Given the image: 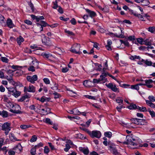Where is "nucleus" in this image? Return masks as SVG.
Wrapping results in <instances>:
<instances>
[{"label": "nucleus", "instance_id": "1", "mask_svg": "<svg viewBox=\"0 0 155 155\" xmlns=\"http://www.w3.org/2000/svg\"><path fill=\"white\" fill-rule=\"evenodd\" d=\"M126 139H127V141L122 142L124 144L128 145V147L134 149L136 148V146H137V144L133 142V141L135 140L134 139L128 136H127Z\"/></svg>", "mask_w": 155, "mask_h": 155}, {"label": "nucleus", "instance_id": "2", "mask_svg": "<svg viewBox=\"0 0 155 155\" xmlns=\"http://www.w3.org/2000/svg\"><path fill=\"white\" fill-rule=\"evenodd\" d=\"M10 104H11L10 105V107L12 108L9 110L11 112L17 114H20L22 113L21 111H20L21 107L19 105L16 104L14 105L11 103H10Z\"/></svg>", "mask_w": 155, "mask_h": 155}, {"label": "nucleus", "instance_id": "3", "mask_svg": "<svg viewBox=\"0 0 155 155\" xmlns=\"http://www.w3.org/2000/svg\"><path fill=\"white\" fill-rule=\"evenodd\" d=\"M109 147L110 150L113 155H124L126 153V152L123 150H118L115 147L111 146H110Z\"/></svg>", "mask_w": 155, "mask_h": 155}, {"label": "nucleus", "instance_id": "4", "mask_svg": "<svg viewBox=\"0 0 155 155\" xmlns=\"http://www.w3.org/2000/svg\"><path fill=\"white\" fill-rule=\"evenodd\" d=\"M81 45L79 44L75 43L71 47L70 51L72 53L80 54L81 52L80 51Z\"/></svg>", "mask_w": 155, "mask_h": 155}, {"label": "nucleus", "instance_id": "5", "mask_svg": "<svg viewBox=\"0 0 155 155\" xmlns=\"http://www.w3.org/2000/svg\"><path fill=\"white\" fill-rule=\"evenodd\" d=\"M2 130L5 131V134L6 135L11 130V124L7 122L5 123L2 125Z\"/></svg>", "mask_w": 155, "mask_h": 155}, {"label": "nucleus", "instance_id": "6", "mask_svg": "<svg viewBox=\"0 0 155 155\" xmlns=\"http://www.w3.org/2000/svg\"><path fill=\"white\" fill-rule=\"evenodd\" d=\"M41 37L43 44L48 47H50L52 45L51 41L48 37L45 36L44 35H41Z\"/></svg>", "mask_w": 155, "mask_h": 155}, {"label": "nucleus", "instance_id": "7", "mask_svg": "<svg viewBox=\"0 0 155 155\" xmlns=\"http://www.w3.org/2000/svg\"><path fill=\"white\" fill-rule=\"evenodd\" d=\"M27 80L32 84L35 83V82L38 80V76L36 75H34L33 76H28L26 77Z\"/></svg>", "mask_w": 155, "mask_h": 155}, {"label": "nucleus", "instance_id": "8", "mask_svg": "<svg viewBox=\"0 0 155 155\" xmlns=\"http://www.w3.org/2000/svg\"><path fill=\"white\" fill-rule=\"evenodd\" d=\"M89 135L91 137H94L98 138H100L101 136V134L100 131L97 130H94L92 132L91 131V134Z\"/></svg>", "mask_w": 155, "mask_h": 155}, {"label": "nucleus", "instance_id": "9", "mask_svg": "<svg viewBox=\"0 0 155 155\" xmlns=\"http://www.w3.org/2000/svg\"><path fill=\"white\" fill-rule=\"evenodd\" d=\"M24 91L34 93L35 91V87L32 85H30L28 87H25L24 88Z\"/></svg>", "mask_w": 155, "mask_h": 155}, {"label": "nucleus", "instance_id": "10", "mask_svg": "<svg viewBox=\"0 0 155 155\" xmlns=\"http://www.w3.org/2000/svg\"><path fill=\"white\" fill-rule=\"evenodd\" d=\"M106 86L109 88L110 89L114 92H116L117 91V88L115 85L113 84L112 83H110L108 84H106Z\"/></svg>", "mask_w": 155, "mask_h": 155}, {"label": "nucleus", "instance_id": "11", "mask_svg": "<svg viewBox=\"0 0 155 155\" xmlns=\"http://www.w3.org/2000/svg\"><path fill=\"white\" fill-rule=\"evenodd\" d=\"M35 32H40L43 31V28L40 25L39 23H36V26L35 29Z\"/></svg>", "mask_w": 155, "mask_h": 155}, {"label": "nucleus", "instance_id": "12", "mask_svg": "<svg viewBox=\"0 0 155 155\" xmlns=\"http://www.w3.org/2000/svg\"><path fill=\"white\" fill-rule=\"evenodd\" d=\"M29 6L27 8V11L28 12H33L34 11V8L33 4L31 2L28 3Z\"/></svg>", "mask_w": 155, "mask_h": 155}, {"label": "nucleus", "instance_id": "13", "mask_svg": "<svg viewBox=\"0 0 155 155\" xmlns=\"http://www.w3.org/2000/svg\"><path fill=\"white\" fill-rule=\"evenodd\" d=\"M31 17L33 20L36 19L38 22H39L41 20L44 19V18L43 16H36L34 15H31Z\"/></svg>", "mask_w": 155, "mask_h": 155}, {"label": "nucleus", "instance_id": "14", "mask_svg": "<svg viewBox=\"0 0 155 155\" xmlns=\"http://www.w3.org/2000/svg\"><path fill=\"white\" fill-rule=\"evenodd\" d=\"M7 26L10 28H12L15 27L12 21L10 19H8L7 21Z\"/></svg>", "mask_w": 155, "mask_h": 155}, {"label": "nucleus", "instance_id": "15", "mask_svg": "<svg viewBox=\"0 0 155 155\" xmlns=\"http://www.w3.org/2000/svg\"><path fill=\"white\" fill-rule=\"evenodd\" d=\"M131 120L133 123L138 125H140L141 119L137 118H133L131 119Z\"/></svg>", "mask_w": 155, "mask_h": 155}, {"label": "nucleus", "instance_id": "16", "mask_svg": "<svg viewBox=\"0 0 155 155\" xmlns=\"http://www.w3.org/2000/svg\"><path fill=\"white\" fill-rule=\"evenodd\" d=\"M79 150L80 151L82 152L85 154H87L89 152V150L88 148H85L84 147H80Z\"/></svg>", "mask_w": 155, "mask_h": 155}, {"label": "nucleus", "instance_id": "17", "mask_svg": "<svg viewBox=\"0 0 155 155\" xmlns=\"http://www.w3.org/2000/svg\"><path fill=\"white\" fill-rule=\"evenodd\" d=\"M85 10L91 18L95 17L96 15V13L94 12L91 11L88 9H85Z\"/></svg>", "mask_w": 155, "mask_h": 155}, {"label": "nucleus", "instance_id": "18", "mask_svg": "<svg viewBox=\"0 0 155 155\" xmlns=\"http://www.w3.org/2000/svg\"><path fill=\"white\" fill-rule=\"evenodd\" d=\"M11 83L15 86H21L22 84L19 82H15L13 80H11Z\"/></svg>", "mask_w": 155, "mask_h": 155}, {"label": "nucleus", "instance_id": "19", "mask_svg": "<svg viewBox=\"0 0 155 155\" xmlns=\"http://www.w3.org/2000/svg\"><path fill=\"white\" fill-rule=\"evenodd\" d=\"M24 41V39L21 36L17 38V41L19 45H20L22 42Z\"/></svg>", "mask_w": 155, "mask_h": 155}, {"label": "nucleus", "instance_id": "20", "mask_svg": "<svg viewBox=\"0 0 155 155\" xmlns=\"http://www.w3.org/2000/svg\"><path fill=\"white\" fill-rule=\"evenodd\" d=\"M129 58L130 60H134L135 59L140 60L141 59V58L139 56L137 55H131L129 57Z\"/></svg>", "mask_w": 155, "mask_h": 155}, {"label": "nucleus", "instance_id": "21", "mask_svg": "<svg viewBox=\"0 0 155 155\" xmlns=\"http://www.w3.org/2000/svg\"><path fill=\"white\" fill-rule=\"evenodd\" d=\"M138 106L135 104H131L130 106H128L127 107L130 110L135 109H137Z\"/></svg>", "mask_w": 155, "mask_h": 155}, {"label": "nucleus", "instance_id": "22", "mask_svg": "<svg viewBox=\"0 0 155 155\" xmlns=\"http://www.w3.org/2000/svg\"><path fill=\"white\" fill-rule=\"evenodd\" d=\"M21 94V92L19 91H17L15 89V91L13 94L12 95L14 96L15 97H17L20 96Z\"/></svg>", "mask_w": 155, "mask_h": 155}, {"label": "nucleus", "instance_id": "23", "mask_svg": "<svg viewBox=\"0 0 155 155\" xmlns=\"http://www.w3.org/2000/svg\"><path fill=\"white\" fill-rule=\"evenodd\" d=\"M137 109L139 110L140 111L142 112H146L147 111L146 107L143 106L142 107H140L138 106Z\"/></svg>", "mask_w": 155, "mask_h": 155}, {"label": "nucleus", "instance_id": "24", "mask_svg": "<svg viewBox=\"0 0 155 155\" xmlns=\"http://www.w3.org/2000/svg\"><path fill=\"white\" fill-rule=\"evenodd\" d=\"M148 30L151 33L155 34V27L152 26L149 27L148 28Z\"/></svg>", "mask_w": 155, "mask_h": 155}, {"label": "nucleus", "instance_id": "25", "mask_svg": "<svg viewBox=\"0 0 155 155\" xmlns=\"http://www.w3.org/2000/svg\"><path fill=\"white\" fill-rule=\"evenodd\" d=\"M39 23H40V25L43 28L47 26H49V25H48L46 22L43 21H40Z\"/></svg>", "mask_w": 155, "mask_h": 155}, {"label": "nucleus", "instance_id": "26", "mask_svg": "<svg viewBox=\"0 0 155 155\" xmlns=\"http://www.w3.org/2000/svg\"><path fill=\"white\" fill-rule=\"evenodd\" d=\"M134 15L135 16L137 17L141 20L142 21H145L144 20L143 16L140 14H134Z\"/></svg>", "mask_w": 155, "mask_h": 155}, {"label": "nucleus", "instance_id": "27", "mask_svg": "<svg viewBox=\"0 0 155 155\" xmlns=\"http://www.w3.org/2000/svg\"><path fill=\"white\" fill-rule=\"evenodd\" d=\"M109 35H114V36H115L116 37L119 38H122L123 37V35H122V34L118 35L117 34H113L112 33H109Z\"/></svg>", "mask_w": 155, "mask_h": 155}, {"label": "nucleus", "instance_id": "28", "mask_svg": "<svg viewBox=\"0 0 155 155\" xmlns=\"http://www.w3.org/2000/svg\"><path fill=\"white\" fill-rule=\"evenodd\" d=\"M32 64L34 65L35 68H38V63L37 62V60L32 61Z\"/></svg>", "mask_w": 155, "mask_h": 155}, {"label": "nucleus", "instance_id": "29", "mask_svg": "<svg viewBox=\"0 0 155 155\" xmlns=\"http://www.w3.org/2000/svg\"><path fill=\"white\" fill-rule=\"evenodd\" d=\"M73 114L75 115H79L81 114L78 109L76 108L74 109V111L73 112Z\"/></svg>", "mask_w": 155, "mask_h": 155}, {"label": "nucleus", "instance_id": "30", "mask_svg": "<svg viewBox=\"0 0 155 155\" xmlns=\"http://www.w3.org/2000/svg\"><path fill=\"white\" fill-rule=\"evenodd\" d=\"M112 134L110 132H107L104 133V135L105 137L110 138L112 136Z\"/></svg>", "mask_w": 155, "mask_h": 155}, {"label": "nucleus", "instance_id": "31", "mask_svg": "<svg viewBox=\"0 0 155 155\" xmlns=\"http://www.w3.org/2000/svg\"><path fill=\"white\" fill-rule=\"evenodd\" d=\"M144 39L142 38H139L137 39V42L141 45L144 44Z\"/></svg>", "mask_w": 155, "mask_h": 155}, {"label": "nucleus", "instance_id": "32", "mask_svg": "<svg viewBox=\"0 0 155 155\" xmlns=\"http://www.w3.org/2000/svg\"><path fill=\"white\" fill-rule=\"evenodd\" d=\"M2 117H7L8 116V114L7 111L3 110L2 112Z\"/></svg>", "mask_w": 155, "mask_h": 155}, {"label": "nucleus", "instance_id": "33", "mask_svg": "<svg viewBox=\"0 0 155 155\" xmlns=\"http://www.w3.org/2000/svg\"><path fill=\"white\" fill-rule=\"evenodd\" d=\"M80 128L81 130L86 132L89 135V134H91V131H90L88 129L85 128L84 127H80Z\"/></svg>", "mask_w": 155, "mask_h": 155}, {"label": "nucleus", "instance_id": "34", "mask_svg": "<svg viewBox=\"0 0 155 155\" xmlns=\"http://www.w3.org/2000/svg\"><path fill=\"white\" fill-rule=\"evenodd\" d=\"M37 139V136L35 135H34L32 136L31 139L30 140V142H35L36 141Z\"/></svg>", "mask_w": 155, "mask_h": 155}, {"label": "nucleus", "instance_id": "35", "mask_svg": "<svg viewBox=\"0 0 155 155\" xmlns=\"http://www.w3.org/2000/svg\"><path fill=\"white\" fill-rule=\"evenodd\" d=\"M30 153L32 155H35L36 153V149L35 147H33L30 150Z\"/></svg>", "mask_w": 155, "mask_h": 155}, {"label": "nucleus", "instance_id": "36", "mask_svg": "<svg viewBox=\"0 0 155 155\" xmlns=\"http://www.w3.org/2000/svg\"><path fill=\"white\" fill-rule=\"evenodd\" d=\"M144 44L146 45H151V42L149 41L148 39L144 40Z\"/></svg>", "mask_w": 155, "mask_h": 155}, {"label": "nucleus", "instance_id": "37", "mask_svg": "<svg viewBox=\"0 0 155 155\" xmlns=\"http://www.w3.org/2000/svg\"><path fill=\"white\" fill-rule=\"evenodd\" d=\"M91 82L87 80H85L83 83V84L86 87H88L90 86V85L89 84L90 83H91Z\"/></svg>", "mask_w": 155, "mask_h": 155}, {"label": "nucleus", "instance_id": "38", "mask_svg": "<svg viewBox=\"0 0 155 155\" xmlns=\"http://www.w3.org/2000/svg\"><path fill=\"white\" fill-rule=\"evenodd\" d=\"M8 91L9 93L8 94H10L11 93H13V94L15 91V89L13 88V87H9L7 88Z\"/></svg>", "mask_w": 155, "mask_h": 155}, {"label": "nucleus", "instance_id": "39", "mask_svg": "<svg viewBox=\"0 0 155 155\" xmlns=\"http://www.w3.org/2000/svg\"><path fill=\"white\" fill-rule=\"evenodd\" d=\"M142 3L143 5L147 6L149 4L150 2L148 0H143Z\"/></svg>", "mask_w": 155, "mask_h": 155}, {"label": "nucleus", "instance_id": "40", "mask_svg": "<svg viewBox=\"0 0 155 155\" xmlns=\"http://www.w3.org/2000/svg\"><path fill=\"white\" fill-rule=\"evenodd\" d=\"M131 88L132 89H134L137 90H138L139 89V87L137 84L135 85H132L131 86Z\"/></svg>", "mask_w": 155, "mask_h": 155}, {"label": "nucleus", "instance_id": "41", "mask_svg": "<svg viewBox=\"0 0 155 155\" xmlns=\"http://www.w3.org/2000/svg\"><path fill=\"white\" fill-rule=\"evenodd\" d=\"M43 146V144L40 142L35 146L34 147L36 149L39 148L40 147H42Z\"/></svg>", "mask_w": 155, "mask_h": 155}, {"label": "nucleus", "instance_id": "42", "mask_svg": "<svg viewBox=\"0 0 155 155\" xmlns=\"http://www.w3.org/2000/svg\"><path fill=\"white\" fill-rule=\"evenodd\" d=\"M65 32L69 35L72 36H74L75 35L74 34L72 31H71L68 30H65Z\"/></svg>", "mask_w": 155, "mask_h": 155}, {"label": "nucleus", "instance_id": "43", "mask_svg": "<svg viewBox=\"0 0 155 155\" xmlns=\"http://www.w3.org/2000/svg\"><path fill=\"white\" fill-rule=\"evenodd\" d=\"M44 122L47 123L49 124H50L52 125V123L51 121V120L49 118H46L45 119V121Z\"/></svg>", "mask_w": 155, "mask_h": 155}, {"label": "nucleus", "instance_id": "44", "mask_svg": "<svg viewBox=\"0 0 155 155\" xmlns=\"http://www.w3.org/2000/svg\"><path fill=\"white\" fill-rule=\"evenodd\" d=\"M30 127V125H27L25 124L21 125L20 126V127L22 129H25Z\"/></svg>", "mask_w": 155, "mask_h": 155}, {"label": "nucleus", "instance_id": "45", "mask_svg": "<svg viewBox=\"0 0 155 155\" xmlns=\"http://www.w3.org/2000/svg\"><path fill=\"white\" fill-rule=\"evenodd\" d=\"M86 98L92 100H95V97L89 95H85L84 96Z\"/></svg>", "mask_w": 155, "mask_h": 155}, {"label": "nucleus", "instance_id": "46", "mask_svg": "<svg viewBox=\"0 0 155 155\" xmlns=\"http://www.w3.org/2000/svg\"><path fill=\"white\" fill-rule=\"evenodd\" d=\"M148 111L152 117H155V113L154 111L150 110H149Z\"/></svg>", "mask_w": 155, "mask_h": 155}, {"label": "nucleus", "instance_id": "47", "mask_svg": "<svg viewBox=\"0 0 155 155\" xmlns=\"http://www.w3.org/2000/svg\"><path fill=\"white\" fill-rule=\"evenodd\" d=\"M49 152V149L48 146H45L44 149V152L46 154H48Z\"/></svg>", "mask_w": 155, "mask_h": 155}, {"label": "nucleus", "instance_id": "48", "mask_svg": "<svg viewBox=\"0 0 155 155\" xmlns=\"http://www.w3.org/2000/svg\"><path fill=\"white\" fill-rule=\"evenodd\" d=\"M104 63V67L102 69V71L103 72H104L105 70L107 69L108 65H107V60Z\"/></svg>", "mask_w": 155, "mask_h": 155}, {"label": "nucleus", "instance_id": "49", "mask_svg": "<svg viewBox=\"0 0 155 155\" xmlns=\"http://www.w3.org/2000/svg\"><path fill=\"white\" fill-rule=\"evenodd\" d=\"M116 101L117 103L120 104H123V100L120 98H118L116 99Z\"/></svg>", "mask_w": 155, "mask_h": 155}, {"label": "nucleus", "instance_id": "50", "mask_svg": "<svg viewBox=\"0 0 155 155\" xmlns=\"http://www.w3.org/2000/svg\"><path fill=\"white\" fill-rule=\"evenodd\" d=\"M35 68L34 67V66H31L28 68V70L29 71H31L32 72H34L35 71Z\"/></svg>", "mask_w": 155, "mask_h": 155}, {"label": "nucleus", "instance_id": "51", "mask_svg": "<svg viewBox=\"0 0 155 155\" xmlns=\"http://www.w3.org/2000/svg\"><path fill=\"white\" fill-rule=\"evenodd\" d=\"M148 99L151 102L155 101V97L152 96H150L148 97Z\"/></svg>", "mask_w": 155, "mask_h": 155}, {"label": "nucleus", "instance_id": "52", "mask_svg": "<svg viewBox=\"0 0 155 155\" xmlns=\"http://www.w3.org/2000/svg\"><path fill=\"white\" fill-rule=\"evenodd\" d=\"M65 147V148L64 149V150L66 152L68 151L71 148L70 146L68 144H67L66 145Z\"/></svg>", "mask_w": 155, "mask_h": 155}, {"label": "nucleus", "instance_id": "53", "mask_svg": "<svg viewBox=\"0 0 155 155\" xmlns=\"http://www.w3.org/2000/svg\"><path fill=\"white\" fill-rule=\"evenodd\" d=\"M107 75V74L106 73L104 72L100 76V78L102 80L104 79V78L105 77H106Z\"/></svg>", "mask_w": 155, "mask_h": 155}, {"label": "nucleus", "instance_id": "54", "mask_svg": "<svg viewBox=\"0 0 155 155\" xmlns=\"http://www.w3.org/2000/svg\"><path fill=\"white\" fill-rule=\"evenodd\" d=\"M95 64L96 66H97L98 67V68L97 69V70L99 71H101V70H102V69L101 68L102 67L101 64H99L97 63H96Z\"/></svg>", "mask_w": 155, "mask_h": 155}, {"label": "nucleus", "instance_id": "55", "mask_svg": "<svg viewBox=\"0 0 155 155\" xmlns=\"http://www.w3.org/2000/svg\"><path fill=\"white\" fill-rule=\"evenodd\" d=\"M29 109L31 110H34L36 112L37 110L34 105H32L29 107Z\"/></svg>", "mask_w": 155, "mask_h": 155}, {"label": "nucleus", "instance_id": "56", "mask_svg": "<svg viewBox=\"0 0 155 155\" xmlns=\"http://www.w3.org/2000/svg\"><path fill=\"white\" fill-rule=\"evenodd\" d=\"M43 81L44 82L47 84H49L50 83V81L49 79L47 78H45L43 79Z\"/></svg>", "mask_w": 155, "mask_h": 155}, {"label": "nucleus", "instance_id": "57", "mask_svg": "<svg viewBox=\"0 0 155 155\" xmlns=\"http://www.w3.org/2000/svg\"><path fill=\"white\" fill-rule=\"evenodd\" d=\"M1 60L3 62L5 63H8V60L7 58L4 57H1Z\"/></svg>", "mask_w": 155, "mask_h": 155}, {"label": "nucleus", "instance_id": "58", "mask_svg": "<svg viewBox=\"0 0 155 155\" xmlns=\"http://www.w3.org/2000/svg\"><path fill=\"white\" fill-rule=\"evenodd\" d=\"M48 99V98H45L44 97H43L41 98L40 101L42 102H44L47 100L49 101Z\"/></svg>", "mask_w": 155, "mask_h": 155}, {"label": "nucleus", "instance_id": "59", "mask_svg": "<svg viewBox=\"0 0 155 155\" xmlns=\"http://www.w3.org/2000/svg\"><path fill=\"white\" fill-rule=\"evenodd\" d=\"M145 64L148 65V66H151L152 65V64L153 63L151 61H148L147 60H146L145 61Z\"/></svg>", "mask_w": 155, "mask_h": 155}, {"label": "nucleus", "instance_id": "60", "mask_svg": "<svg viewBox=\"0 0 155 155\" xmlns=\"http://www.w3.org/2000/svg\"><path fill=\"white\" fill-rule=\"evenodd\" d=\"M147 124V122L145 120L141 119L140 125H146Z\"/></svg>", "mask_w": 155, "mask_h": 155}, {"label": "nucleus", "instance_id": "61", "mask_svg": "<svg viewBox=\"0 0 155 155\" xmlns=\"http://www.w3.org/2000/svg\"><path fill=\"white\" fill-rule=\"evenodd\" d=\"M153 81L151 79H149L147 80H145V85L146 84H150L152 83Z\"/></svg>", "mask_w": 155, "mask_h": 155}, {"label": "nucleus", "instance_id": "62", "mask_svg": "<svg viewBox=\"0 0 155 155\" xmlns=\"http://www.w3.org/2000/svg\"><path fill=\"white\" fill-rule=\"evenodd\" d=\"M5 18L4 17L0 14V23L4 22Z\"/></svg>", "mask_w": 155, "mask_h": 155}, {"label": "nucleus", "instance_id": "63", "mask_svg": "<svg viewBox=\"0 0 155 155\" xmlns=\"http://www.w3.org/2000/svg\"><path fill=\"white\" fill-rule=\"evenodd\" d=\"M48 144L50 147L51 148L52 150H55V148L54 147V146L51 143H48Z\"/></svg>", "mask_w": 155, "mask_h": 155}, {"label": "nucleus", "instance_id": "64", "mask_svg": "<svg viewBox=\"0 0 155 155\" xmlns=\"http://www.w3.org/2000/svg\"><path fill=\"white\" fill-rule=\"evenodd\" d=\"M70 21L72 24L73 25H75L76 23L75 19V18H74L72 19Z\"/></svg>", "mask_w": 155, "mask_h": 155}]
</instances>
